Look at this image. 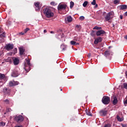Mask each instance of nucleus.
Wrapping results in <instances>:
<instances>
[{
	"mask_svg": "<svg viewBox=\"0 0 127 127\" xmlns=\"http://www.w3.org/2000/svg\"><path fill=\"white\" fill-rule=\"evenodd\" d=\"M44 14H45L46 17H48L50 18V17H53L54 16V13L52 12L51 9L49 7H46L45 9H44Z\"/></svg>",
	"mask_w": 127,
	"mask_h": 127,
	"instance_id": "obj_1",
	"label": "nucleus"
},
{
	"mask_svg": "<svg viewBox=\"0 0 127 127\" xmlns=\"http://www.w3.org/2000/svg\"><path fill=\"white\" fill-rule=\"evenodd\" d=\"M30 60L26 59V63L24 64V69L27 73L30 71Z\"/></svg>",
	"mask_w": 127,
	"mask_h": 127,
	"instance_id": "obj_2",
	"label": "nucleus"
},
{
	"mask_svg": "<svg viewBox=\"0 0 127 127\" xmlns=\"http://www.w3.org/2000/svg\"><path fill=\"white\" fill-rule=\"evenodd\" d=\"M113 12H109L106 14V16L105 17V21H108V22H111V19H113L111 16L113 15Z\"/></svg>",
	"mask_w": 127,
	"mask_h": 127,
	"instance_id": "obj_3",
	"label": "nucleus"
},
{
	"mask_svg": "<svg viewBox=\"0 0 127 127\" xmlns=\"http://www.w3.org/2000/svg\"><path fill=\"white\" fill-rule=\"evenodd\" d=\"M14 120L17 123L20 124V123H22V122H23L24 118L23 117H22V116L19 115L18 116L15 117Z\"/></svg>",
	"mask_w": 127,
	"mask_h": 127,
	"instance_id": "obj_4",
	"label": "nucleus"
},
{
	"mask_svg": "<svg viewBox=\"0 0 127 127\" xmlns=\"http://www.w3.org/2000/svg\"><path fill=\"white\" fill-rule=\"evenodd\" d=\"M110 97L108 96H104L102 98V103L104 104V105H109L110 104Z\"/></svg>",
	"mask_w": 127,
	"mask_h": 127,
	"instance_id": "obj_5",
	"label": "nucleus"
},
{
	"mask_svg": "<svg viewBox=\"0 0 127 127\" xmlns=\"http://www.w3.org/2000/svg\"><path fill=\"white\" fill-rule=\"evenodd\" d=\"M99 114L100 116H102V117H105V116H107V114H108V110H107V108H104L100 110L99 111Z\"/></svg>",
	"mask_w": 127,
	"mask_h": 127,
	"instance_id": "obj_6",
	"label": "nucleus"
},
{
	"mask_svg": "<svg viewBox=\"0 0 127 127\" xmlns=\"http://www.w3.org/2000/svg\"><path fill=\"white\" fill-rule=\"evenodd\" d=\"M106 33V32L103 30H99L96 31V35L97 36H103L104 34Z\"/></svg>",
	"mask_w": 127,
	"mask_h": 127,
	"instance_id": "obj_7",
	"label": "nucleus"
},
{
	"mask_svg": "<svg viewBox=\"0 0 127 127\" xmlns=\"http://www.w3.org/2000/svg\"><path fill=\"white\" fill-rule=\"evenodd\" d=\"M19 84V82L18 81H11L9 82V86L10 87H14Z\"/></svg>",
	"mask_w": 127,
	"mask_h": 127,
	"instance_id": "obj_8",
	"label": "nucleus"
},
{
	"mask_svg": "<svg viewBox=\"0 0 127 127\" xmlns=\"http://www.w3.org/2000/svg\"><path fill=\"white\" fill-rule=\"evenodd\" d=\"M13 44H8L5 47V50H11L12 49H13Z\"/></svg>",
	"mask_w": 127,
	"mask_h": 127,
	"instance_id": "obj_9",
	"label": "nucleus"
},
{
	"mask_svg": "<svg viewBox=\"0 0 127 127\" xmlns=\"http://www.w3.org/2000/svg\"><path fill=\"white\" fill-rule=\"evenodd\" d=\"M102 41H103V38H102L101 37H99L97 38L96 39H95V40L94 41V44L97 45L99 42H102Z\"/></svg>",
	"mask_w": 127,
	"mask_h": 127,
	"instance_id": "obj_10",
	"label": "nucleus"
},
{
	"mask_svg": "<svg viewBox=\"0 0 127 127\" xmlns=\"http://www.w3.org/2000/svg\"><path fill=\"white\" fill-rule=\"evenodd\" d=\"M112 99H113V104L114 106H116L117 104H118V98H117V96L114 95Z\"/></svg>",
	"mask_w": 127,
	"mask_h": 127,
	"instance_id": "obj_11",
	"label": "nucleus"
},
{
	"mask_svg": "<svg viewBox=\"0 0 127 127\" xmlns=\"http://www.w3.org/2000/svg\"><path fill=\"white\" fill-rule=\"evenodd\" d=\"M36 7V11H39L40 10V3L39 2H37L34 3Z\"/></svg>",
	"mask_w": 127,
	"mask_h": 127,
	"instance_id": "obj_12",
	"label": "nucleus"
},
{
	"mask_svg": "<svg viewBox=\"0 0 127 127\" xmlns=\"http://www.w3.org/2000/svg\"><path fill=\"white\" fill-rule=\"evenodd\" d=\"M66 5L61 4L59 5L58 8V10H62V9H66Z\"/></svg>",
	"mask_w": 127,
	"mask_h": 127,
	"instance_id": "obj_13",
	"label": "nucleus"
},
{
	"mask_svg": "<svg viewBox=\"0 0 127 127\" xmlns=\"http://www.w3.org/2000/svg\"><path fill=\"white\" fill-rule=\"evenodd\" d=\"M20 73L17 71V70H15L12 72L11 76L12 77H17L20 75Z\"/></svg>",
	"mask_w": 127,
	"mask_h": 127,
	"instance_id": "obj_14",
	"label": "nucleus"
},
{
	"mask_svg": "<svg viewBox=\"0 0 127 127\" xmlns=\"http://www.w3.org/2000/svg\"><path fill=\"white\" fill-rule=\"evenodd\" d=\"M3 92L4 93V94H7L8 95L9 93L10 92V89L9 88H7L6 87H5L3 89Z\"/></svg>",
	"mask_w": 127,
	"mask_h": 127,
	"instance_id": "obj_15",
	"label": "nucleus"
},
{
	"mask_svg": "<svg viewBox=\"0 0 127 127\" xmlns=\"http://www.w3.org/2000/svg\"><path fill=\"white\" fill-rule=\"evenodd\" d=\"M120 10H124L127 9V5H120L119 6Z\"/></svg>",
	"mask_w": 127,
	"mask_h": 127,
	"instance_id": "obj_16",
	"label": "nucleus"
},
{
	"mask_svg": "<svg viewBox=\"0 0 127 127\" xmlns=\"http://www.w3.org/2000/svg\"><path fill=\"white\" fill-rule=\"evenodd\" d=\"M19 50L20 55H23V54L24 53V51H25V49H24V48H20L19 49Z\"/></svg>",
	"mask_w": 127,
	"mask_h": 127,
	"instance_id": "obj_17",
	"label": "nucleus"
},
{
	"mask_svg": "<svg viewBox=\"0 0 127 127\" xmlns=\"http://www.w3.org/2000/svg\"><path fill=\"white\" fill-rule=\"evenodd\" d=\"M18 63H19V60L17 58H15L13 60V64L14 65H18Z\"/></svg>",
	"mask_w": 127,
	"mask_h": 127,
	"instance_id": "obj_18",
	"label": "nucleus"
},
{
	"mask_svg": "<svg viewBox=\"0 0 127 127\" xmlns=\"http://www.w3.org/2000/svg\"><path fill=\"white\" fill-rule=\"evenodd\" d=\"M110 54L111 52H110V51L106 50L104 52V56H105V57H108V56H110Z\"/></svg>",
	"mask_w": 127,
	"mask_h": 127,
	"instance_id": "obj_19",
	"label": "nucleus"
},
{
	"mask_svg": "<svg viewBox=\"0 0 127 127\" xmlns=\"http://www.w3.org/2000/svg\"><path fill=\"white\" fill-rule=\"evenodd\" d=\"M66 18L68 22H72V21H73V18H72L71 16H67Z\"/></svg>",
	"mask_w": 127,
	"mask_h": 127,
	"instance_id": "obj_20",
	"label": "nucleus"
},
{
	"mask_svg": "<svg viewBox=\"0 0 127 127\" xmlns=\"http://www.w3.org/2000/svg\"><path fill=\"white\" fill-rule=\"evenodd\" d=\"M4 78H5V75L0 73V80H3Z\"/></svg>",
	"mask_w": 127,
	"mask_h": 127,
	"instance_id": "obj_21",
	"label": "nucleus"
},
{
	"mask_svg": "<svg viewBox=\"0 0 127 127\" xmlns=\"http://www.w3.org/2000/svg\"><path fill=\"white\" fill-rule=\"evenodd\" d=\"M61 47L62 48L63 51H65V50H66L67 49V46L65 45H62Z\"/></svg>",
	"mask_w": 127,
	"mask_h": 127,
	"instance_id": "obj_22",
	"label": "nucleus"
},
{
	"mask_svg": "<svg viewBox=\"0 0 127 127\" xmlns=\"http://www.w3.org/2000/svg\"><path fill=\"white\" fill-rule=\"evenodd\" d=\"M117 119L118 120V122H123V121H124V118H121L119 115L117 116Z\"/></svg>",
	"mask_w": 127,
	"mask_h": 127,
	"instance_id": "obj_23",
	"label": "nucleus"
},
{
	"mask_svg": "<svg viewBox=\"0 0 127 127\" xmlns=\"http://www.w3.org/2000/svg\"><path fill=\"white\" fill-rule=\"evenodd\" d=\"M93 29H96L97 30H101L102 27H98V26H95Z\"/></svg>",
	"mask_w": 127,
	"mask_h": 127,
	"instance_id": "obj_24",
	"label": "nucleus"
},
{
	"mask_svg": "<svg viewBox=\"0 0 127 127\" xmlns=\"http://www.w3.org/2000/svg\"><path fill=\"white\" fill-rule=\"evenodd\" d=\"M85 113L87 116H92V113H90V112H89V110L87 109L85 110Z\"/></svg>",
	"mask_w": 127,
	"mask_h": 127,
	"instance_id": "obj_25",
	"label": "nucleus"
},
{
	"mask_svg": "<svg viewBox=\"0 0 127 127\" xmlns=\"http://www.w3.org/2000/svg\"><path fill=\"white\" fill-rule=\"evenodd\" d=\"M74 2H73L72 1H71L70 2V8H73V7L74 6Z\"/></svg>",
	"mask_w": 127,
	"mask_h": 127,
	"instance_id": "obj_26",
	"label": "nucleus"
},
{
	"mask_svg": "<svg viewBox=\"0 0 127 127\" xmlns=\"http://www.w3.org/2000/svg\"><path fill=\"white\" fill-rule=\"evenodd\" d=\"M87 5H88V1H85L83 3V6H84V7H86Z\"/></svg>",
	"mask_w": 127,
	"mask_h": 127,
	"instance_id": "obj_27",
	"label": "nucleus"
},
{
	"mask_svg": "<svg viewBox=\"0 0 127 127\" xmlns=\"http://www.w3.org/2000/svg\"><path fill=\"white\" fill-rule=\"evenodd\" d=\"M114 3V4H118V3H120V0H115Z\"/></svg>",
	"mask_w": 127,
	"mask_h": 127,
	"instance_id": "obj_28",
	"label": "nucleus"
},
{
	"mask_svg": "<svg viewBox=\"0 0 127 127\" xmlns=\"http://www.w3.org/2000/svg\"><path fill=\"white\" fill-rule=\"evenodd\" d=\"M29 30H30V29H29V28H26L24 30V33H26V32H27V31H29Z\"/></svg>",
	"mask_w": 127,
	"mask_h": 127,
	"instance_id": "obj_29",
	"label": "nucleus"
},
{
	"mask_svg": "<svg viewBox=\"0 0 127 127\" xmlns=\"http://www.w3.org/2000/svg\"><path fill=\"white\" fill-rule=\"evenodd\" d=\"M11 109L9 108H7L6 110V113H8V112H11Z\"/></svg>",
	"mask_w": 127,
	"mask_h": 127,
	"instance_id": "obj_30",
	"label": "nucleus"
},
{
	"mask_svg": "<svg viewBox=\"0 0 127 127\" xmlns=\"http://www.w3.org/2000/svg\"><path fill=\"white\" fill-rule=\"evenodd\" d=\"M70 44L71 45H76V42H75L74 41H70Z\"/></svg>",
	"mask_w": 127,
	"mask_h": 127,
	"instance_id": "obj_31",
	"label": "nucleus"
},
{
	"mask_svg": "<svg viewBox=\"0 0 127 127\" xmlns=\"http://www.w3.org/2000/svg\"><path fill=\"white\" fill-rule=\"evenodd\" d=\"M79 19L80 20H84L85 19V17H84V16H81L79 17Z\"/></svg>",
	"mask_w": 127,
	"mask_h": 127,
	"instance_id": "obj_32",
	"label": "nucleus"
},
{
	"mask_svg": "<svg viewBox=\"0 0 127 127\" xmlns=\"http://www.w3.org/2000/svg\"><path fill=\"white\" fill-rule=\"evenodd\" d=\"M123 86H124L125 89H127V83H124Z\"/></svg>",
	"mask_w": 127,
	"mask_h": 127,
	"instance_id": "obj_33",
	"label": "nucleus"
},
{
	"mask_svg": "<svg viewBox=\"0 0 127 127\" xmlns=\"http://www.w3.org/2000/svg\"><path fill=\"white\" fill-rule=\"evenodd\" d=\"M91 4H92V5H95L96 0H93V1L91 2Z\"/></svg>",
	"mask_w": 127,
	"mask_h": 127,
	"instance_id": "obj_34",
	"label": "nucleus"
},
{
	"mask_svg": "<svg viewBox=\"0 0 127 127\" xmlns=\"http://www.w3.org/2000/svg\"><path fill=\"white\" fill-rule=\"evenodd\" d=\"M91 36H94L95 35V31L93 30L92 33H91Z\"/></svg>",
	"mask_w": 127,
	"mask_h": 127,
	"instance_id": "obj_35",
	"label": "nucleus"
},
{
	"mask_svg": "<svg viewBox=\"0 0 127 127\" xmlns=\"http://www.w3.org/2000/svg\"><path fill=\"white\" fill-rule=\"evenodd\" d=\"M104 127H111V124H106L105 126H104Z\"/></svg>",
	"mask_w": 127,
	"mask_h": 127,
	"instance_id": "obj_36",
	"label": "nucleus"
},
{
	"mask_svg": "<svg viewBox=\"0 0 127 127\" xmlns=\"http://www.w3.org/2000/svg\"><path fill=\"white\" fill-rule=\"evenodd\" d=\"M2 37H5V34L4 33V32L2 33L1 34Z\"/></svg>",
	"mask_w": 127,
	"mask_h": 127,
	"instance_id": "obj_37",
	"label": "nucleus"
},
{
	"mask_svg": "<svg viewBox=\"0 0 127 127\" xmlns=\"http://www.w3.org/2000/svg\"><path fill=\"white\" fill-rule=\"evenodd\" d=\"M20 35H24V34H25V33H24V32H21L20 33H19Z\"/></svg>",
	"mask_w": 127,
	"mask_h": 127,
	"instance_id": "obj_38",
	"label": "nucleus"
},
{
	"mask_svg": "<svg viewBox=\"0 0 127 127\" xmlns=\"http://www.w3.org/2000/svg\"><path fill=\"white\" fill-rule=\"evenodd\" d=\"M51 5H55V2H54V1L51 2Z\"/></svg>",
	"mask_w": 127,
	"mask_h": 127,
	"instance_id": "obj_39",
	"label": "nucleus"
},
{
	"mask_svg": "<svg viewBox=\"0 0 127 127\" xmlns=\"http://www.w3.org/2000/svg\"><path fill=\"white\" fill-rule=\"evenodd\" d=\"M0 125L1 126H5V123H3V122H1L0 123Z\"/></svg>",
	"mask_w": 127,
	"mask_h": 127,
	"instance_id": "obj_40",
	"label": "nucleus"
},
{
	"mask_svg": "<svg viewBox=\"0 0 127 127\" xmlns=\"http://www.w3.org/2000/svg\"><path fill=\"white\" fill-rule=\"evenodd\" d=\"M4 102H5V103H6V104H8L9 101L7 99H6L4 100Z\"/></svg>",
	"mask_w": 127,
	"mask_h": 127,
	"instance_id": "obj_41",
	"label": "nucleus"
},
{
	"mask_svg": "<svg viewBox=\"0 0 127 127\" xmlns=\"http://www.w3.org/2000/svg\"><path fill=\"white\" fill-rule=\"evenodd\" d=\"M123 17H124V16H123V15H120V19H123Z\"/></svg>",
	"mask_w": 127,
	"mask_h": 127,
	"instance_id": "obj_42",
	"label": "nucleus"
},
{
	"mask_svg": "<svg viewBox=\"0 0 127 127\" xmlns=\"http://www.w3.org/2000/svg\"><path fill=\"white\" fill-rule=\"evenodd\" d=\"M75 27H76V28H80V25H76L75 26Z\"/></svg>",
	"mask_w": 127,
	"mask_h": 127,
	"instance_id": "obj_43",
	"label": "nucleus"
},
{
	"mask_svg": "<svg viewBox=\"0 0 127 127\" xmlns=\"http://www.w3.org/2000/svg\"><path fill=\"white\" fill-rule=\"evenodd\" d=\"M122 127H127V125L126 124H122Z\"/></svg>",
	"mask_w": 127,
	"mask_h": 127,
	"instance_id": "obj_44",
	"label": "nucleus"
},
{
	"mask_svg": "<svg viewBox=\"0 0 127 127\" xmlns=\"http://www.w3.org/2000/svg\"><path fill=\"white\" fill-rule=\"evenodd\" d=\"M124 15L127 16V11L125 13Z\"/></svg>",
	"mask_w": 127,
	"mask_h": 127,
	"instance_id": "obj_45",
	"label": "nucleus"
},
{
	"mask_svg": "<svg viewBox=\"0 0 127 127\" xmlns=\"http://www.w3.org/2000/svg\"><path fill=\"white\" fill-rule=\"evenodd\" d=\"M46 32H47V30H44V33H46Z\"/></svg>",
	"mask_w": 127,
	"mask_h": 127,
	"instance_id": "obj_46",
	"label": "nucleus"
},
{
	"mask_svg": "<svg viewBox=\"0 0 127 127\" xmlns=\"http://www.w3.org/2000/svg\"><path fill=\"white\" fill-rule=\"evenodd\" d=\"M15 127H23L22 126H15Z\"/></svg>",
	"mask_w": 127,
	"mask_h": 127,
	"instance_id": "obj_47",
	"label": "nucleus"
},
{
	"mask_svg": "<svg viewBox=\"0 0 127 127\" xmlns=\"http://www.w3.org/2000/svg\"><path fill=\"white\" fill-rule=\"evenodd\" d=\"M95 7H96V8L98 7V4H95Z\"/></svg>",
	"mask_w": 127,
	"mask_h": 127,
	"instance_id": "obj_48",
	"label": "nucleus"
},
{
	"mask_svg": "<svg viewBox=\"0 0 127 127\" xmlns=\"http://www.w3.org/2000/svg\"><path fill=\"white\" fill-rule=\"evenodd\" d=\"M50 33H52V34H53V33H54V32L53 31H51L50 32Z\"/></svg>",
	"mask_w": 127,
	"mask_h": 127,
	"instance_id": "obj_49",
	"label": "nucleus"
},
{
	"mask_svg": "<svg viewBox=\"0 0 127 127\" xmlns=\"http://www.w3.org/2000/svg\"><path fill=\"white\" fill-rule=\"evenodd\" d=\"M125 75L126 76H127V70L125 72Z\"/></svg>",
	"mask_w": 127,
	"mask_h": 127,
	"instance_id": "obj_50",
	"label": "nucleus"
},
{
	"mask_svg": "<svg viewBox=\"0 0 127 127\" xmlns=\"http://www.w3.org/2000/svg\"><path fill=\"white\" fill-rule=\"evenodd\" d=\"M112 26H113V27L115 28V25H114V24H112Z\"/></svg>",
	"mask_w": 127,
	"mask_h": 127,
	"instance_id": "obj_51",
	"label": "nucleus"
},
{
	"mask_svg": "<svg viewBox=\"0 0 127 127\" xmlns=\"http://www.w3.org/2000/svg\"><path fill=\"white\" fill-rule=\"evenodd\" d=\"M0 38H2V37L1 36V34H0Z\"/></svg>",
	"mask_w": 127,
	"mask_h": 127,
	"instance_id": "obj_52",
	"label": "nucleus"
},
{
	"mask_svg": "<svg viewBox=\"0 0 127 127\" xmlns=\"http://www.w3.org/2000/svg\"><path fill=\"white\" fill-rule=\"evenodd\" d=\"M125 39H127V35L125 37Z\"/></svg>",
	"mask_w": 127,
	"mask_h": 127,
	"instance_id": "obj_53",
	"label": "nucleus"
},
{
	"mask_svg": "<svg viewBox=\"0 0 127 127\" xmlns=\"http://www.w3.org/2000/svg\"><path fill=\"white\" fill-rule=\"evenodd\" d=\"M0 31H1V27H0Z\"/></svg>",
	"mask_w": 127,
	"mask_h": 127,
	"instance_id": "obj_54",
	"label": "nucleus"
},
{
	"mask_svg": "<svg viewBox=\"0 0 127 127\" xmlns=\"http://www.w3.org/2000/svg\"><path fill=\"white\" fill-rule=\"evenodd\" d=\"M75 44H76V45H79V43Z\"/></svg>",
	"mask_w": 127,
	"mask_h": 127,
	"instance_id": "obj_55",
	"label": "nucleus"
},
{
	"mask_svg": "<svg viewBox=\"0 0 127 127\" xmlns=\"http://www.w3.org/2000/svg\"><path fill=\"white\" fill-rule=\"evenodd\" d=\"M89 56H91V54H89Z\"/></svg>",
	"mask_w": 127,
	"mask_h": 127,
	"instance_id": "obj_56",
	"label": "nucleus"
},
{
	"mask_svg": "<svg viewBox=\"0 0 127 127\" xmlns=\"http://www.w3.org/2000/svg\"><path fill=\"white\" fill-rule=\"evenodd\" d=\"M61 91H62V89H61Z\"/></svg>",
	"mask_w": 127,
	"mask_h": 127,
	"instance_id": "obj_57",
	"label": "nucleus"
}]
</instances>
